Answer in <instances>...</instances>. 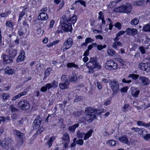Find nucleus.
Returning <instances> with one entry per match:
<instances>
[{"label":"nucleus","mask_w":150,"mask_h":150,"mask_svg":"<svg viewBox=\"0 0 150 150\" xmlns=\"http://www.w3.org/2000/svg\"><path fill=\"white\" fill-rule=\"evenodd\" d=\"M122 44L120 42L114 41L112 45V47L114 49H117V47L118 46H121Z\"/></svg>","instance_id":"2f4dec72"},{"label":"nucleus","mask_w":150,"mask_h":150,"mask_svg":"<svg viewBox=\"0 0 150 150\" xmlns=\"http://www.w3.org/2000/svg\"><path fill=\"white\" fill-rule=\"evenodd\" d=\"M44 130V128L43 127L40 128L36 132L37 134H40Z\"/></svg>","instance_id":"4d7b16f0"},{"label":"nucleus","mask_w":150,"mask_h":150,"mask_svg":"<svg viewBox=\"0 0 150 150\" xmlns=\"http://www.w3.org/2000/svg\"><path fill=\"white\" fill-rule=\"evenodd\" d=\"M117 60L120 63L123 64L125 62L124 60L123 59L121 58V57H118L117 58Z\"/></svg>","instance_id":"6e6d98bb"},{"label":"nucleus","mask_w":150,"mask_h":150,"mask_svg":"<svg viewBox=\"0 0 150 150\" xmlns=\"http://www.w3.org/2000/svg\"><path fill=\"white\" fill-rule=\"evenodd\" d=\"M51 84L52 88L53 89H54L57 88L58 85V83L55 81H54L52 82Z\"/></svg>","instance_id":"e433bc0d"},{"label":"nucleus","mask_w":150,"mask_h":150,"mask_svg":"<svg viewBox=\"0 0 150 150\" xmlns=\"http://www.w3.org/2000/svg\"><path fill=\"white\" fill-rule=\"evenodd\" d=\"M140 92L139 90L136 91L135 92L132 91V95L133 97H138V95Z\"/></svg>","instance_id":"ea45409f"},{"label":"nucleus","mask_w":150,"mask_h":150,"mask_svg":"<svg viewBox=\"0 0 150 150\" xmlns=\"http://www.w3.org/2000/svg\"><path fill=\"white\" fill-rule=\"evenodd\" d=\"M115 26L118 28V29L120 30L121 28V25L119 22H117L114 25Z\"/></svg>","instance_id":"3c124183"},{"label":"nucleus","mask_w":150,"mask_h":150,"mask_svg":"<svg viewBox=\"0 0 150 150\" xmlns=\"http://www.w3.org/2000/svg\"><path fill=\"white\" fill-rule=\"evenodd\" d=\"M119 140L121 142L125 143H126L128 144V143H129L127 138L126 136L119 137Z\"/></svg>","instance_id":"5701e85b"},{"label":"nucleus","mask_w":150,"mask_h":150,"mask_svg":"<svg viewBox=\"0 0 150 150\" xmlns=\"http://www.w3.org/2000/svg\"><path fill=\"white\" fill-rule=\"evenodd\" d=\"M73 44V39L71 38H68L64 42L62 47L64 52L69 49Z\"/></svg>","instance_id":"423d86ee"},{"label":"nucleus","mask_w":150,"mask_h":150,"mask_svg":"<svg viewBox=\"0 0 150 150\" xmlns=\"http://www.w3.org/2000/svg\"><path fill=\"white\" fill-rule=\"evenodd\" d=\"M139 22V21L136 18H134L131 21V23L132 25H137L138 23Z\"/></svg>","instance_id":"4c0bfd02"},{"label":"nucleus","mask_w":150,"mask_h":150,"mask_svg":"<svg viewBox=\"0 0 150 150\" xmlns=\"http://www.w3.org/2000/svg\"><path fill=\"white\" fill-rule=\"evenodd\" d=\"M139 77V75L137 74H129L128 78L131 77L132 79L134 80H136L137 79L138 77Z\"/></svg>","instance_id":"f704fd0d"},{"label":"nucleus","mask_w":150,"mask_h":150,"mask_svg":"<svg viewBox=\"0 0 150 150\" xmlns=\"http://www.w3.org/2000/svg\"><path fill=\"white\" fill-rule=\"evenodd\" d=\"M76 17L75 15H74L70 18H69L68 24L71 25L72 24H74L76 22Z\"/></svg>","instance_id":"412c9836"},{"label":"nucleus","mask_w":150,"mask_h":150,"mask_svg":"<svg viewBox=\"0 0 150 150\" xmlns=\"http://www.w3.org/2000/svg\"><path fill=\"white\" fill-rule=\"evenodd\" d=\"M56 137L54 136H53L50 137L49 140L47 142V143L49 147H51L52 145V142L55 139Z\"/></svg>","instance_id":"bb28decb"},{"label":"nucleus","mask_w":150,"mask_h":150,"mask_svg":"<svg viewBox=\"0 0 150 150\" xmlns=\"http://www.w3.org/2000/svg\"><path fill=\"white\" fill-rule=\"evenodd\" d=\"M78 3H79L81 5H83L84 7H86V5L85 2L82 0H79L75 1V3L76 4Z\"/></svg>","instance_id":"37998d69"},{"label":"nucleus","mask_w":150,"mask_h":150,"mask_svg":"<svg viewBox=\"0 0 150 150\" xmlns=\"http://www.w3.org/2000/svg\"><path fill=\"white\" fill-rule=\"evenodd\" d=\"M67 67L69 68H74L76 69L78 68V66L77 65L72 62L68 63L67 64Z\"/></svg>","instance_id":"cd10ccee"},{"label":"nucleus","mask_w":150,"mask_h":150,"mask_svg":"<svg viewBox=\"0 0 150 150\" xmlns=\"http://www.w3.org/2000/svg\"><path fill=\"white\" fill-rule=\"evenodd\" d=\"M145 131L146 132V130L144 128H139L138 132V134H143V132Z\"/></svg>","instance_id":"09e8293b"},{"label":"nucleus","mask_w":150,"mask_h":150,"mask_svg":"<svg viewBox=\"0 0 150 150\" xmlns=\"http://www.w3.org/2000/svg\"><path fill=\"white\" fill-rule=\"evenodd\" d=\"M52 70V69L50 68H48L46 70L45 73V76L44 77V79H46L47 77V76L49 75L50 72Z\"/></svg>","instance_id":"473e14b6"},{"label":"nucleus","mask_w":150,"mask_h":150,"mask_svg":"<svg viewBox=\"0 0 150 150\" xmlns=\"http://www.w3.org/2000/svg\"><path fill=\"white\" fill-rule=\"evenodd\" d=\"M139 49L142 54H145V48L143 46H141L139 47Z\"/></svg>","instance_id":"bf43d9fd"},{"label":"nucleus","mask_w":150,"mask_h":150,"mask_svg":"<svg viewBox=\"0 0 150 150\" xmlns=\"http://www.w3.org/2000/svg\"><path fill=\"white\" fill-rule=\"evenodd\" d=\"M93 113L95 114H98V115H100V112L99 110H98L97 109H93Z\"/></svg>","instance_id":"0e129e2a"},{"label":"nucleus","mask_w":150,"mask_h":150,"mask_svg":"<svg viewBox=\"0 0 150 150\" xmlns=\"http://www.w3.org/2000/svg\"><path fill=\"white\" fill-rule=\"evenodd\" d=\"M38 18L39 20L45 21L48 19V16L46 13L42 12L40 13Z\"/></svg>","instance_id":"2eb2a0df"},{"label":"nucleus","mask_w":150,"mask_h":150,"mask_svg":"<svg viewBox=\"0 0 150 150\" xmlns=\"http://www.w3.org/2000/svg\"><path fill=\"white\" fill-rule=\"evenodd\" d=\"M122 82L123 83H129L131 82V80H126V79L123 78L122 79Z\"/></svg>","instance_id":"338daca9"},{"label":"nucleus","mask_w":150,"mask_h":150,"mask_svg":"<svg viewBox=\"0 0 150 150\" xmlns=\"http://www.w3.org/2000/svg\"><path fill=\"white\" fill-rule=\"evenodd\" d=\"M9 12L8 11H6L4 13L0 14V16L2 17H4L8 15Z\"/></svg>","instance_id":"5fc2aeb1"},{"label":"nucleus","mask_w":150,"mask_h":150,"mask_svg":"<svg viewBox=\"0 0 150 150\" xmlns=\"http://www.w3.org/2000/svg\"><path fill=\"white\" fill-rule=\"evenodd\" d=\"M93 131L92 129H90L86 134L84 133L83 139L84 140H86L91 136Z\"/></svg>","instance_id":"b1692460"},{"label":"nucleus","mask_w":150,"mask_h":150,"mask_svg":"<svg viewBox=\"0 0 150 150\" xmlns=\"http://www.w3.org/2000/svg\"><path fill=\"white\" fill-rule=\"evenodd\" d=\"M107 144L110 146H114L115 145L116 142L114 140H110L108 141Z\"/></svg>","instance_id":"72a5a7b5"},{"label":"nucleus","mask_w":150,"mask_h":150,"mask_svg":"<svg viewBox=\"0 0 150 150\" xmlns=\"http://www.w3.org/2000/svg\"><path fill=\"white\" fill-rule=\"evenodd\" d=\"M69 79L71 81L76 82L77 81V77L75 74H73L69 77Z\"/></svg>","instance_id":"393cba45"},{"label":"nucleus","mask_w":150,"mask_h":150,"mask_svg":"<svg viewBox=\"0 0 150 150\" xmlns=\"http://www.w3.org/2000/svg\"><path fill=\"white\" fill-rule=\"evenodd\" d=\"M137 124L138 125L144 126L146 127V123L143 122L142 121H139L137 122Z\"/></svg>","instance_id":"49530a36"},{"label":"nucleus","mask_w":150,"mask_h":150,"mask_svg":"<svg viewBox=\"0 0 150 150\" xmlns=\"http://www.w3.org/2000/svg\"><path fill=\"white\" fill-rule=\"evenodd\" d=\"M9 56L4 55L3 56V61L6 64H8L12 62V59Z\"/></svg>","instance_id":"a211bd4d"},{"label":"nucleus","mask_w":150,"mask_h":150,"mask_svg":"<svg viewBox=\"0 0 150 150\" xmlns=\"http://www.w3.org/2000/svg\"><path fill=\"white\" fill-rule=\"evenodd\" d=\"M115 52V51L112 49H110L108 50V53L111 56H112L114 55Z\"/></svg>","instance_id":"79ce46f5"},{"label":"nucleus","mask_w":150,"mask_h":150,"mask_svg":"<svg viewBox=\"0 0 150 150\" xmlns=\"http://www.w3.org/2000/svg\"><path fill=\"white\" fill-rule=\"evenodd\" d=\"M97 59L96 57H91L89 61L86 64V66L89 70L88 71V73L92 74L93 73L94 69L96 68L98 69L101 68V65L98 62Z\"/></svg>","instance_id":"f257e3e1"},{"label":"nucleus","mask_w":150,"mask_h":150,"mask_svg":"<svg viewBox=\"0 0 150 150\" xmlns=\"http://www.w3.org/2000/svg\"><path fill=\"white\" fill-rule=\"evenodd\" d=\"M27 93V92L25 91H23L18 93L17 95L15 96V97L16 98V99L20 98L21 97L25 95Z\"/></svg>","instance_id":"c9c22d12"},{"label":"nucleus","mask_w":150,"mask_h":150,"mask_svg":"<svg viewBox=\"0 0 150 150\" xmlns=\"http://www.w3.org/2000/svg\"><path fill=\"white\" fill-rule=\"evenodd\" d=\"M6 52L11 57H14L17 54L16 50L15 49L12 48L11 47H10L7 49L6 50Z\"/></svg>","instance_id":"1a4fd4ad"},{"label":"nucleus","mask_w":150,"mask_h":150,"mask_svg":"<svg viewBox=\"0 0 150 150\" xmlns=\"http://www.w3.org/2000/svg\"><path fill=\"white\" fill-rule=\"evenodd\" d=\"M13 133L14 135H16L21 140L24 137V134L18 130L16 129L13 130Z\"/></svg>","instance_id":"dca6fc26"},{"label":"nucleus","mask_w":150,"mask_h":150,"mask_svg":"<svg viewBox=\"0 0 150 150\" xmlns=\"http://www.w3.org/2000/svg\"><path fill=\"white\" fill-rule=\"evenodd\" d=\"M18 33L20 36H21L23 35V28H20L18 31Z\"/></svg>","instance_id":"680f3d73"},{"label":"nucleus","mask_w":150,"mask_h":150,"mask_svg":"<svg viewBox=\"0 0 150 150\" xmlns=\"http://www.w3.org/2000/svg\"><path fill=\"white\" fill-rule=\"evenodd\" d=\"M9 109L12 112H15L18 110L13 105H11L9 107Z\"/></svg>","instance_id":"a18cd8bd"},{"label":"nucleus","mask_w":150,"mask_h":150,"mask_svg":"<svg viewBox=\"0 0 150 150\" xmlns=\"http://www.w3.org/2000/svg\"><path fill=\"white\" fill-rule=\"evenodd\" d=\"M139 67L141 70L148 72L149 71L150 64L148 63H141L139 64Z\"/></svg>","instance_id":"6e6552de"},{"label":"nucleus","mask_w":150,"mask_h":150,"mask_svg":"<svg viewBox=\"0 0 150 150\" xmlns=\"http://www.w3.org/2000/svg\"><path fill=\"white\" fill-rule=\"evenodd\" d=\"M69 85V82L68 81H66L64 83H60L59 84L60 88L62 90L68 88Z\"/></svg>","instance_id":"6ab92c4d"},{"label":"nucleus","mask_w":150,"mask_h":150,"mask_svg":"<svg viewBox=\"0 0 150 150\" xmlns=\"http://www.w3.org/2000/svg\"><path fill=\"white\" fill-rule=\"evenodd\" d=\"M127 34L130 35H136L137 33V30L135 28H128L126 30Z\"/></svg>","instance_id":"f8f14e48"},{"label":"nucleus","mask_w":150,"mask_h":150,"mask_svg":"<svg viewBox=\"0 0 150 150\" xmlns=\"http://www.w3.org/2000/svg\"><path fill=\"white\" fill-rule=\"evenodd\" d=\"M82 100L81 97L79 96H77L76 97L75 99L74 100V102H77L78 101H80Z\"/></svg>","instance_id":"864d4df0"},{"label":"nucleus","mask_w":150,"mask_h":150,"mask_svg":"<svg viewBox=\"0 0 150 150\" xmlns=\"http://www.w3.org/2000/svg\"><path fill=\"white\" fill-rule=\"evenodd\" d=\"M143 30L145 32H150V24H147L143 27Z\"/></svg>","instance_id":"a878e982"},{"label":"nucleus","mask_w":150,"mask_h":150,"mask_svg":"<svg viewBox=\"0 0 150 150\" xmlns=\"http://www.w3.org/2000/svg\"><path fill=\"white\" fill-rule=\"evenodd\" d=\"M132 9V6L131 5L127 3L115 9L114 11L116 12L125 13L128 14L131 13Z\"/></svg>","instance_id":"f03ea898"},{"label":"nucleus","mask_w":150,"mask_h":150,"mask_svg":"<svg viewBox=\"0 0 150 150\" xmlns=\"http://www.w3.org/2000/svg\"><path fill=\"white\" fill-rule=\"evenodd\" d=\"M106 45H104L103 46H102V45H98L97 46V48L98 50H101L103 49L106 48Z\"/></svg>","instance_id":"c03bdc74"},{"label":"nucleus","mask_w":150,"mask_h":150,"mask_svg":"<svg viewBox=\"0 0 150 150\" xmlns=\"http://www.w3.org/2000/svg\"><path fill=\"white\" fill-rule=\"evenodd\" d=\"M62 27L63 30L67 32H70L71 33L72 28L71 25L67 23H64L62 24Z\"/></svg>","instance_id":"0eeeda50"},{"label":"nucleus","mask_w":150,"mask_h":150,"mask_svg":"<svg viewBox=\"0 0 150 150\" xmlns=\"http://www.w3.org/2000/svg\"><path fill=\"white\" fill-rule=\"evenodd\" d=\"M40 116H38L34 120V127L35 129H38L40 127L41 124V119L40 120Z\"/></svg>","instance_id":"ddd939ff"},{"label":"nucleus","mask_w":150,"mask_h":150,"mask_svg":"<svg viewBox=\"0 0 150 150\" xmlns=\"http://www.w3.org/2000/svg\"><path fill=\"white\" fill-rule=\"evenodd\" d=\"M61 139L64 143H69L70 142L69 135L67 133H65L63 135Z\"/></svg>","instance_id":"f3484780"},{"label":"nucleus","mask_w":150,"mask_h":150,"mask_svg":"<svg viewBox=\"0 0 150 150\" xmlns=\"http://www.w3.org/2000/svg\"><path fill=\"white\" fill-rule=\"evenodd\" d=\"M105 68L107 69L110 70H113L117 68V63L114 60L110 59L107 61L105 63Z\"/></svg>","instance_id":"7ed1b4c3"},{"label":"nucleus","mask_w":150,"mask_h":150,"mask_svg":"<svg viewBox=\"0 0 150 150\" xmlns=\"http://www.w3.org/2000/svg\"><path fill=\"white\" fill-rule=\"evenodd\" d=\"M2 97L4 100H6L9 98V96L7 93H3L2 95Z\"/></svg>","instance_id":"8fccbe9b"},{"label":"nucleus","mask_w":150,"mask_h":150,"mask_svg":"<svg viewBox=\"0 0 150 150\" xmlns=\"http://www.w3.org/2000/svg\"><path fill=\"white\" fill-rule=\"evenodd\" d=\"M96 117V116L94 114H86L84 118L88 122L90 123Z\"/></svg>","instance_id":"9d476101"},{"label":"nucleus","mask_w":150,"mask_h":150,"mask_svg":"<svg viewBox=\"0 0 150 150\" xmlns=\"http://www.w3.org/2000/svg\"><path fill=\"white\" fill-rule=\"evenodd\" d=\"M1 146L2 147L4 148V149H5L6 150L10 148H11V145L10 144H7V142L6 143H2L1 144Z\"/></svg>","instance_id":"c85d7f7f"},{"label":"nucleus","mask_w":150,"mask_h":150,"mask_svg":"<svg viewBox=\"0 0 150 150\" xmlns=\"http://www.w3.org/2000/svg\"><path fill=\"white\" fill-rule=\"evenodd\" d=\"M17 105L18 108L23 110H28L30 108L29 102L24 100H21L18 103Z\"/></svg>","instance_id":"20e7f679"},{"label":"nucleus","mask_w":150,"mask_h":150,"mask_svg":"<svg viewBox=\"0 0 150 150\" xmlns=\"http://www.w3.org/2000/svg\"><path fill=\"white\" fill-rule=\"evenodd\" d=\"M139 80L141 81L142 84L144 86L147 85L150 83L149 79L145 76H140L139 77Z\"/></svg>","instance_id":"9b49d317"},{"label":"nucleus","mask_w":150,"mask_h":150,"mask_svg":"<svg viewBox=\"0 0 150 150\" xmlns=\"http://www.w3.org/2000/svg\"><path fill=\"white\" fill-rule=\"evenodd\" d=\"M144 139L146 140H148L150 138V134H148L143 136Z\"/></svg>","instance_id":"774afa93"},{"label":"nucleus","mask_w":150,"mask_h":150,"mask_svg":"<svg viewBox=\"0 0 150 150\" xmlns=\"http://www.w3.org/2000/svg\"><path fill=\"white\" fill-rule=\"evenodd\" d=\"M74 93L72 91H70L68 94V96L67 98L68 100H70L72 98V97H74Z\"/></svg>","instance_id":"a19ab883"},{"label":"nucleus","mask_w":150,"mask_h":150,"mask_svg":"<svg viewBox=\"0 0 150 150\" xmlns=\"http://www.w3.org/2000/svg\"><path fill=\"white\" fill-rule=\"evenodd\" d=\"M93 109L92 108L88 107L85 109V112L86 114H91V113H93Z\"/></svg>","instance_id":"7c9ffc66"},{"label":"nucleus","mask_w":150,"mask_h":150,"mask_svg":"<svg viewBox=\"0 0 150 150\" xmlns=\"http://www.w3.org/2000/svg\"><path fill=\"white\" fill-rule=\"evenodd\" d=\"M20 54L16 60L18 62H22L24 60L25 58V53L23 51H21Z\"/></svg>","instance_id":"4468645a"},{"label":"nucleus","mask_w":150,"mask_h":150,"mask_svg":"<svg viewBox=\"0 0 150 150\" xmlns=\"http://www.w3.org/2000/svg\"><path fill=\"white\" fill-rule=\"evenodd\" d=\"M128 89V87L127 86H125L122 88L121 89V91L122 92H126Z\"/></svg>","instance_id":"e2e57ef3"},{"label":"nucleus","mask_w":150,"mask_h":150,"mask_svg":"<svg viewBox=\"0 0 150 150\" xmlns=\"http://www.w3.org/2000/svg\"><path fill=\"white\" fill-rule=\"evenodd\" d=\"M84 133H81L79 130L77 132V136L79 138H82L83 136H84Z\"/></svg>","instance_id":"58836bf2"},{"label":"nucleus","mask_w":150,"mask_h":150,"mask_svg":"<svg viewBox=\"0 0 150 150\" xmlns=\"http://www.w3.org/2000/svg\"><path fill=\"white\" fill-rule=\"evenodd\" d=\"M83 141L82 139H79L76 141V143L80 145H82L83 144Z\"/></svg>","instance_id":"052dcab7"},{"label":"nucleus","mask_w":150,"mask_h":150,"mask_svg":"<svg viewBox=\"0 0 150 150\" xmlns=\"http://www.w3.org/2000/svg\"><path fill=\"white\" fill-rule=\"evenodd\" d=\"M136 5L138 6H142L144 4V1L143 0L139 1L136 2Z\"/></svg>","instance_id":"de8ad7c7"},{"label":"nucleus","mask_w":150,"mask_h":150,"mask_svg":"<svg viewBox=\"0 0 150 150\" xmlns=\"http://www.w3.org/2000/svg\"><path fill=\"white\" fill-rule=\"evenodd\" d=\"M94 40L93 39L90 38H87L85 40V41L87 42V43L93 42Z\"/></svg>","instance_id":"13d9d810"},{"label":"nucleus","mask_w":150,"mask_h":150,"mask_svg":"<svg viewBox=\"0 0 150 150\" xmlns=\"http://www.w3.org/2000/svg\"><path fill=\"white\" fill-rule=\"evenodd\" d=\"M5 72L7 74L11 75L13 74L14 71L10 67L8 66L5 69Z\"/></svg>","instance_id":"aec40b11"},{"label":"nucleus","mask_w":150,"mask_h":150,"mask_svg":"<svg viewBox=\"0 0 150 150\" xmlns=\"http://www.w3.org/2000/svg\"><path fill=\"white\" fill-rule=\"evenodd\" d=\"M69 19L67 18V17L65 15L63 16L62 18L61 22L64 23H67L68 24Z\"/></svg>","instance_id":"c756f323"},{"label":"nucleus","mask_w":150,"mask_h":150,"mask_svg":"<svg viewBox=\"0 0 150 150\" xmlns=\"http://www.w3.org/2000/svg\"><path fill=\"white\" fill-rule=\"evenodd\" d=\"M98 15H99L98 17V19L99 20L104 18V15L102 11H100L98 13Z\"/></svg>","instance_id":"603ef678"},{"label":"nucleus","mask_w":150,"mask_h":150,"mask_svg":"<svg viewBox=\"0 0 150 150\" xmlns=\"http://www.w3.org/2000/svg\"><path fill=\"white\" fill-rule=\"evenodd\" d=\"M125 32H126V30L125 31H121L118 32L116 35L117 36H120L121 35H123Z\"/></svg>","instance_id":"69168bd1"},{"label":"nucleus","mask_w":150,"mask_h":150,"mask_svg":"<svg viewBox=\"0 0 150 150\" xmlns=\"http://www.w3.org/2000/svg\"><path fill=\"white\" fill-rule=\"evenodd\" d=\"M110 85L114 93L117 92L118 91L119 85L118 81L116 79H115L111 80L110 83Z\"/></svg>","instance_id":"39448f33"},{"label":"nucleus","mask_w":150,"mask_h":150,"mask_svg":"<svg viewBox=\"0 0 150 150\" xmlns=\"http://www.w3.org/2000/svg\"><path fill=\"white\" fill-rule=\"evenodd\" d=\"M79 126L78 124H75L74 125L70 126L68 128V130L71 132H75V130L76 127Z\"/></svg>","instance_id":"4be33fe9"}]
</instances>
